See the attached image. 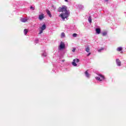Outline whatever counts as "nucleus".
I'll return each instance as SVG.
<instances>
[{
	"instance_id": "f257e3e1",
	"label": "nucleus",
	"mask_w": 126,
	"mask_h": 126,
	"mask_svg": "<svg viewBox=\"0 0 126 126\" xmlns=\"http://www.w3.org/2000/svg\"><path fill=\"white\" fill-rule=\"evenodd\" d=\"M59 11H62L63 13L60 15L63 20H64L65 18H67L69 16V11L67 10V7L66 6H63L60 8Z\"/></svg>"
},
{
	"instance_id": "f03ea898",
	"label": "nucleus",
	"mask_w": 126,
	"mask_h": 126,
	"mask_svg": "<svg viewBox=\"0 0 126 126\" xmlns=\"http://www.w3.org/2000/svg\"><path fill=\"white\" fill-rule=\"evenodd\" d=\"M98 75L99 77H95L96 80H98V81H103V80H105V76H104V75L101 74H98Z\"/></svg>"
},
{
	"instance_id": "7ed1b4c3",
	"label": "nucleus",
	"mask_w": 126,
	"mask_h": 126,
	"mask_svg": "<svg viewBox=\"0 0 126 126\" xmlns=\"http://www.w3.org/2000/svg\"><path fill=\"white\" fill-rule=\"evenodd\" d=\"M46 28V25L44 24L43 25H42V27H39V34H42V33H43V31H44V30H45Z\"/></svg>"
},
{
	"instance_id": "20e7f679",
	"label": "nucleus",
	"mask_w": 126,
	"mask_h": 126,
	"mask_svg": "<svg viewBox=\"0 0 126 126\" xmlns=\"http://www.w3.org/2000/svg\"><path fill=\"white\" fill-rule=\"evenodd\" d=\"M64 48H65V44H64V42H61L59 47V50H63L64 49Z\"/></svg>"
},
{
	"instance_id": "39448f33",
	"label": "nucleus",
	"mask_w": 126,
	"mask_h": 126,
	"mask_svg": "<svg viewBox=\"0 0 126 126\" xmlns=\"http://www.w3.org/2000/svg\"><path fill=\"white\" fill-rule=\"evenodd\" d=\"M75 63H79V59H76L73 60V62H72V64L74 66H77V64Z\"/></svg>"
},
{
	"instance_id": "423d86ee",
	"label": "nucleus",
	"mask_w": 126,
	"mask_h": 126,
	"mask_svg": "<svg viewBox=\"0 0 126 126\" xmlns=\"http://www.w3.org/2000/svg\"><path fill=\"white\" fill-rule=\"evenodd\" d=\"M116 63L117 65H119V66H121L122 64V63H121V61H120V60L118 59H116Z\"/></svg>"
},
{
	"instance_id": "0eeeda50",
	"label": "nucleus",
	"mask_w": 126,
	"mask_h": 126,
	"mask_svg": "<svg viewBox=\"0 0 126 126\" xmlns=\"http://www.w3.org/2000/svg\"><path fill=\"white\" fill-rule=\"evenodd\" d=\"M27 20H28V18H21V21L22 22H27Z\"/></svg>"
},
{
	"instance_id": "6e6552de",
	"label": "nucleus",
	"mask_w": 126,
	"mask_h": 126,
	"mask_svg": "<svg viewBox=\"0 0 126 126\" xmlns=\"http://www.w3.org/2000/svg\"><path fill=\"white\" fill-rule=\"evenodd\" d=\"M44 17V14H41L39 15V19L40 20H42V19H43Z\"/></svg>"
},
{
	"instance_id": "1a4fd4ad",
	"label": "nucleus",
	"mask_w": 126,
	"mask_h": 126,
	"mask_svg": "<svg viewBox=\"0 0 126 126\" xmlns=\"http://www.w3.org/2000/svg\"><path fill=\"white\" fill-rule=\"evenodd\" d=\"M95 31L97 34H100L101 33V29L99 28L96 29Z\"/></svg>"
},
{
	"instance_id": "9d476101",
	"label": "nucleus",
	"mask_w": 126,
	"mask_h": 126,
	"mask_svg": "<svg viewBox=\"0 0 126 126\" xmlns=\"http://www.w3.org/2000/svg\"><path fill=\"white\" fill-rule=\"evenodd\" d=\"M86 77H90V74L88 73V70L85 72Z\"/></svg>"
},
{
	"instance_id": "9b49d317",
	"label": "nucleus",
	"mask_w": 126,
	"mask_h": 126,
	"mask_svg": "<svg viewBox=\"0 0 126 126\" xmlns=\"http://www.w3.org/2000/svg\"><path fill=\"white\" fill-rule=\"evenodd\" d=\"M46 12L49 15V17H52V15L51 14V12L49 10H46Z\"/></svg>"
},
{
	"instance_id": "f8f14e48",
	"label": "nucleus",
	"mask_w": 126,
	"mask_h": 126,
	"mask_svg": "<svg viewBox=\"0 0 126 126\" xmlns=\"http://www.w3.org/2000/svg\"><path fill=\"white\" fill-rule=\"evenodd\" d=\"M24 33L25 35H27V33H28V30L25 29L24 31Z\"/></svg>"
},
{
	"instance_id": "ddd939ff",
	"label": "nucleus",
	"mask_w": 126,
	"mask_h": 126,
	"mask_svg": "<svg viewBox=\"0 0 126 126\" xmlns=\"http://www.w3.org/2000/svg\"><path fill=\"white\" fill-rule=\"evenodd\" d=\"M86 51L87 53H89V52H90V49H89V46H87V48H86Z\"/></svg>"
},
{
	"instance_id": "4468645a",
	"label": "nucleus",
	"mask_w": 126,
	"mask_h": 126,
	"mask_svg": "<svg viewBox=\"0 0 126 126\" xmlns=\"http://www.w3.org/2000/svg\"><path fill=\"white\" fill-rule=\"evenodd\" d=\"M122 50H123V48L122 47L117 48V51H118V52H121V51H122Z\"/></svg>"
},
{
	"instance_id": "2eb2a0df",
	"label": "nucleus",
	"mask_w": 126,
	"mask_h": 126,
	"mask_svg": "<svg viewBox=\"0 0 126 126\" xmlns=\"http://www.w3.org/2000/svg\"><path fill=\"white\" fill-rule=\"evenodd\" d=\"M88 21H89L90 23H91V22H92V19H91V16H90L89 17Z\"/></svg>"
},
{
	"instance_id": "dca6fc26",
	"label": "nucleus",
	"mask_w": 126,
	"mask_h": 126,
	"mask_svg": "<svg viewBox=\"0 0 126 126\" xmlns=\"http://www.w3.org/2000/svg\"><path fill=\"white\" fill-rule=\"evenodd\" d=\"M65 35V34H64V33L63 32L62 34H61V37L62 38H63V37H64V36Z\"/></svg>"
},
{
	"instance_id": "f3484780",
	"label": "nucleus",
	"mask_w": 126,
	"mask_h": 126,
	"mask_svg": "<svg viewBox=\"0 0 126 126\" xmlns=\"http://www.w3.org/2000/svg\"><path fill=\"white\" fill-rule=\"evenodd\" d=\"M106 35H107V32H104L102 33V35L103 36H106Z\"/></svg>"
},
{
	"instance_id": "a211bd4d",
	"label": "nucleus",
	"mask_w": 126,
	"mask_h": 126,
	"mask_svg": "<svg viewBox=\"0 0 126 126\" xmlns=\"http://www.w3.org/2000/svg\"><path fill=\"white\" fill-rule=\"evenodd\" d=\"M31 9H32V10H34V9H35V7L33 6H31Z\"/></svg>"
},
{
	"instance_id": "6ab92c4d",
	"label": "nucleus",
	"mask_w": 126,
	"mask_h": 126,
	"mask_svg": "<svg viewBox=\"0 0 126 126\" xmlns=\"http://www.w3.org/2000/svg\"><path fill=\"white\" fill-rule=\"evenodd\" d=\"M73 37H76L77 36V34L76 33H74L72 35Z\"/></svg>"
},
{
	"instance_id": "aec40b11",
	"label": "nucleus",
	"mask_w": 126,
	"mask_h": 126,
	"mask_svg": "<svg viewBox=\"0 0 126 126\" xmlns=\"http://www.w3.org/2000/svg\"><path fill=\"white\" fill-rule=\"evenodd\" d=\"M103 50H104V48H101L100 49H98V52H101V51H103Z\"/></svg>"
},
{
	"instance_id": "412c9836",
	"label": "nucleus",
	"mask_w": 126,
	"mask_h": 126,
	"mask_svg": "<svg viewBox=\"0 0 126 126\" xmlns=\"http://www.w3.org/2000/svg\"><path fill=\"white\" fill-rule=\"evenodd\" d=\"M42 56H43V57H46L47 56V53H43L42 54Z\"/></svg>"
},
{
	"instance_id": "4be33fe9",
	"label": "nucleus",
	"mask_w": 126,
	"mask_h": 126,
	"mask_svg": "<svg viewBox=\"0 0 126 126\" xmlns=\"http://www.w3.org/2000/svg\"><path fill=\"white\" fill-rule=\"evenodd\" d=\"M75 50H76L75 48H73V49H72V52H75Z\"/></svg>"
},
{
	"instance_id": "5701e85b",
	"label": "nucleus",
	"mask_w": 126,
	"mask_h": 126,
	"mask_svg": "<svg viewBox=\"0 0 126 126\" xmlns=\"http://www.w3.org/2000/svg\"><path fill=\"white\" fill-rule=\"evenodd\" d=\"M38 39H36L35 41V43H36L37 44V43H38Z\"/></svg>"
},
{
	"instance_id": "b1692460",
	"label": "nucleus",
	"mask_w": 126,
	"mask_h": 126,
	"mask_svg": "<svg viewBox=\"0 0 126 126\" xmlns=\"http://www.w3.org/2000/svg\"><path fill=\"white\" fill-rule=\"evenodd\" d=\"M90 55H91V53H90L88 54L87 56L89 57V56H90Z\"/></svg>"
},
{
	"instance_id": "393cba45",
	"label": "nucleus",
	"mask_w": 126,
	"mask_h": 126,
	"mask_svg": "<svg viewBox=\"0 0 126 126\" xmlns=\"http://www.w3.org/2000/svg\"><path fill=\"white\" fill-rule=\"evenodd\" d=\"M52 7L54 8V9H55V8H56V7H55L54 5H52Z\"/></svg>"
},
{
	"instance_id": "a878e982",
	"label": "nucleus",
	"mask_w": 126,
	"mask_h": 126,
	"mask_svg": "<svg viewBox=\"0 0 126 126\" xmlns=\"http://www.w3.org/2000/svg\"><path fill=\"white\" fill-rule=\"evenodd\" d=\"M65 1H66V2H67L68 1V0H64Z\"/></svg>"
},
{
	"instance_id": "bb28decb",
	"label": "nucleus",
	"mask_w": 126,
	"mask_h": 126,
	"mask_svg": "<svg viewBox=\"0 0 126 126\" xmlns=\"http://www.w3.org/2000/svg\"><path fill=\"white\" fill-rule=\"evenodd\" d=\"M105 0V1H108V0Z\"/></svg>"
},
{
	"instance_id": "cd10ccee",
	"label": "nucleus",
	"mask_w": 126,
	"mask_h": 126,
	"mask_svg": "<svg viewBox=\"0 0 126 126\" xmlns=\"http://www.w3.org/2000/svg\"><path fill=\"white\" fill-rule=\"evenodd\" d=\"M63 62H64V60H63Z\"/></svg>"
}]
</instances>
